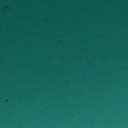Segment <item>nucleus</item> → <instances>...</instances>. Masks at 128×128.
I'll return each mask as SVG.
<instances>
[{
  "label": "nucleus",
  "mask_w": 128,
  "mask_h": 128,
  "mask_svg": "<svg viewBox=\"0 0 128 128\" xmlns=\"http://www.w3.org/2000/svg\"><path fill=\"white\" fill-rule=\"evenodd\" d=\"M64 110H65V109Z\"/></svg>",
  "instance_id": "obj_1"
}]
</instances>
